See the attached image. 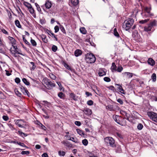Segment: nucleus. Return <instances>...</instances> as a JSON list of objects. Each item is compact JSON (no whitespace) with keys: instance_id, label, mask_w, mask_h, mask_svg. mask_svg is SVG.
Masks as SVG:
<instances>
[{"instance_id":"1","label":"nucleus","mask_w":157,"mask_h":157,"mask_svg":"<svg viewBox=\"0 0 157 157\" xmlns=\"http://www.w3.org/2000/svg\"><path fill=\"white\" fill-rule=\"evenodd\" d=\"M134 22V21L132 18H129L124 21L123 24L122 28L127 31L130 29Z\"/></svg>"},{"instance_id":"2","label":"nucleus","mask_w":157,"mask_h":157,"mask_svg":"<svg viewBox=\"0 0 157 157\" xmlns=\"http://www.w3.org/2000/svg\"><path fill=\"white\" fill-rule=\"evenodd\" d=\"M43 83L45 84L48 89H51L53 87L55 86L56 85L54 82L53 81H51L50 79L45 78H44L42 81Z\"/></svg>"},{"instance_id":"3","label":"nucleus","mask_w":157,"mask_h":157,"mask_svg":"<svg viewBox=\"0 0 157 157\" xmlns=\"http://www.w3.org/2000/svg\"><path fill=\"white\" fill-rule=\"evenodd\" d=\"M104 140L108 145L113 148H115L116 147L115 141L112 137L109 136L106 137L104 138Z\"/></svg>"},{"instance_id":"4","label":"nucleus","mask_w":157,"mask_h":157,"mask_svg":"<svg viewBox=\"0 0 157 157\" xmlns=\"http://www.w3.org/2000/svg\"><path fill=\"white\" fill-rule=\"evenodd\" d=\"M85 59L87 62L89 63H92L95 62L96 58L92 53H87L86 55Z\"/></svg>"},{"instance_id":"5","label":"nucleus","mask_w":157,"mask_h":157,"mask_svg":"<svg viewBox=\"0 0 157 157\" xmlns=\"http://www.w3.org/2000/svg\"><path fill=\"white\" fill-rule=\"evenodd\" d=\"M147 115L153 121L157 122V114L152 112H148Z\"/></svg>"},{"instance_id":"6","label":"nucleus","mask_w":157,"mask_h":157,"mask_svg":"<svg viewBox=\"0 0 157 157\" xmlns=\"http://www.w3.org/2000/svg\"><path fill=\"white\" fill-rule=\"evenodd\" d=\"M110 69H123V68L117 62V61H115L112 63Z\"/></svg>"},{"instance_id":"7","label":"nucleus","mask_w":157,"mask_h":157,"mask_svg":"<svg viewBox=\"0 0 157 157\" xmlns=\"http://www.w3.org/2000/svg\"><path fill=\"white\" fill-rule=\"evenodd\" d=\"M20 87L21 91L25 95H27L28 97H29L30 94L25 87L22 86H20Z\"/></svg>"},{"instance_id":"8","label":"nucleus","mask_w":157,"mask_h":157,"mask_svg":"<svg viewBox=\"0 0 157 157\" xmlns=\"http://www.w3.org/2000/svg\"><path fill=\"white\" fill-rule=\"evenodd\" d=\"M113 118L114 120L117 122L118 124L123 126V124L121 123L120 119H121V118L119 116L117 115H114L113 116Z\"/></svg>"},{"instance_id":"9","label":"nucleus","mask_w":157,"mask_h":157,"mask_svg":"<svg viewBox=\"0 0 157 157\" xmlns=\"http://www.w3.org/2000/svg\"><path fill=\"white\" fill-rule=\"evenodd\" d=\"M24 122L23 120H17L15 122V124H16L18 125V126L20 127L23 128V123Z\"/></svg>"},{"instance_id":"10","label":"nucleus","mask_w":157,"mask_h":157,"mask_svg":"<svg viewBox=\"0 0 157 157\" xmlns=\"http://www.w3.org/2000/svg\"><path fill=\"white\" fill-rule=\"evenodd\" d=\"M46 8L47 9H49L52 6V3L49 0H47L44 4Z\"/></svg>"},{"instance_id":"11","label":"nucleus","mask_w":157,"mask_h":157,"mask_svg":"<svg viewBox=\"0 0 157 157\" xmlns=\"http://www.w3.org/2000/svg\"><path fill=\"white\" fill-rule=\"evenodd\" d=\"M82 110L83 112L87 115H90L92 113L91 110L88 108H86L85 109Z\"/></svg>"},{"instance_id":"12","label":"nucleus","mask_w":157,"mask_h":157,"mask_svg":"<svg viewBox=\"0 0 157 157\" xmlns=\"http://www.w3.org/2000/svg\"><path fill=\"white\" fill-rule=\"evenodd\" d=\"M116 85L117 86V88L118 90L121 93L123 94H125V92H124L121 86L119 84H116Z\"/></svg>"},{"instance_id":"13","label":"nucleus","mask_w":157,"mask_h":157,"mask_svg":"<svg viewBox=\"0 0 157 157\" xmlns=\"http://www.w3.org/2000/svg\"><path fill=\"white\" fill-rule=\"evenodd\" d=\"M147 63L149 65L152 66L154 65L155 64V61L151 58H148L147 60Z\"/></svg>"},{"instance_id":"14","label":"nucleus","mask_w":157,"mask_h":157,"mask_svg":"<svg viewBox=\"0 0 157 157\" xmlns=\"http://www.w3.org/2000/svg\"><path fill=\"white\" fill-rule=\"evenodd\" d=\"M151 10V7L148 8L147 7H145V11L149 14V16H154V14L150 13V11Z\"/></svg>"},{"instance_id":"15","label":"nucleus","mask_w":157,"mask_h":157,"mask_svg":"<svg viewBox=\"0 0 157 157\" xmlns=\"http://www.w3.org/2000/svg\"><path fill=\"white\" fill-rule=\"evenodd\" d=\"M95 87L96 88L97 91H96V92H95V93L98 95L100 96H101L102 94L101 91L97 86H96Z\"/></svg>"},{"instance_id":"16","label":"nucleus","mask_w":157,"mask_h":157,"mask_svg":"<svg viewBox=\"0 0 157 157\" xmlns=\"http://www.w3.org/2000/svg\"><path fill=\"white\" fill-rule=\"evenodd\" d=\"M74 53L75 56L77 57L81 55L82 54V52L79 49H77L75 51Z\"/></svg>"},{"instance_id":"17","label":"nucleus","mask_w":157,"mask_h":157,"mask_svg":"<svg viewBox=\"0 0 157 157\" xmlns=\"http://www.w3.org/2000/svg\"><path fill=\"white\" fill-rule=\"evenodd\" d=\"M98 74L100 76H102L106 75V72L103 69H100Z\"/></svg>"},{"instance_id":"18","label":"nucleus","mask_w":157,"mask_h":157,"mask_svg":"<svg viewBox=\"0 0 157 157\" xmlns=\"http://www.w3.org/2000/svg\"><path fill=\"white\" fill-rule=\"evenodd\" d=\"M37 124L39 125V126L40 127V128L44 130V131H45L46 129V127L44 126V125L41 122H38V123H37Z\"/></svg>"},{"instance_id":"19","label":"nucleus","mask_w":157,"mask_h":157,"mask_svg":"<svg viewBox=\"0 0 157 157\" xmlns=\"http://www.w3.org/2000/svg\"><path fill=\"white\" fill-rule=\"evenodd\" d=\"M70 97L74 101L77 100V97L76 96V95L73 93H71L70 94Z\"/></svg>"},{"instance_id":"20","label":"nucleus","mask_w":157,"mask_h":157,"mask_svg":"<svg viewBox=\"0 0 157 157\" xmlns=\"http://www.w3.org/2000/svg\"><path fill=\"white\" fill-rule=\"evenodd\" d=\"M152 27H151L150 25L148 24L147 26H145L144 27V30L146 31H151Z\"/></svg>"},{"instance_id":"21","label":"nucleus","mask_w":157,"mask_h":157,"mask_svg":"<svg viewBox=\"0 0 157 157\" xmlns=\"http://www.w3.org/2000/svg\"><path fill=\"white\" fill-rule=\"evenodd\" d=\"M8 38L9 39V40L11 41V43L12 44V45L15 44L16 40L14 38H13V37L10 36H9Z\"/></svg>"},{"instance_id":"22","label":"nucleus","mask_w":157,"mask_h":157,"mask_svg":"<svg viewBox=\"0 0 157 157\" xmlns=\"http://www.w3.org/2000/svg\"><path fill=\"white\" fill-rule=\"evenodd\" d=\"M41 38L43 41L45 43H47L48 42V40L46 38V36L45 35H42L41 36Z\"/></svg>"},{"instance_id":"23","label":"nucleus","mask_w":157,"mask_h":157,"mask_svg":"<svg viewBox=\"0 0 157 157\" xmlns=\"http://www.w3.org/2000/svg\"><path fill=\"white\" fill-rule=\"evenodd\" d=\"M156 23L157 21L155 20H154L153 21L151 22L149 24V25L151 27H153V26H155L156 25Z\"/></svg>"},{"instance_id":"24","label":"nucleus","mask_w":157,"mask_h":157,"mask_svg":"<svg viewBox=\"0 0 157 157\" xmlns=\"http://www.w3.org/2000/svg\"><path fill=\"white\" fill-rule=\"evenodd\" d=\"M12 46L13 47V48L14 49V50L12 51H13L15 52V53H17L21 55H22V53H20L17 50L18 48H17V47L16 46H14L13 45Z\"/></svg>"},{"instance_id":"25","label":"nucleus","mask_w":157,"mask_h":157,"mask_svg":"<svg viewBox=\"0 0 157 157\" xmlns=\"http://www.w3.org/2000/svg\"><path fill=\"white\" fill-rule=\"evenodd\" d=\"M71 2L74 6H76L78 4L79 1L78 0H71Z\"/></svg>"},{"instance_id":"26","label":"nucleus","mask_w":157,"mask_h":157,"mask_svg":"<svg viewBox=\"0 0 157 157\" xmlns=\"http://www.w3.org/2000/svg\"><path fill=\"white\" fill-rule=\"evenodd\" d=\"M15 23L16 26L19 28H21V26L20 25L19 21L17 20H16L15 21Z\"/></svg>"},{"instance_id":"27","label":"nucleus","mask_w":157,"mask_h":157,"mask_svg":"<svg viewBox=\"0 0 157 157\" xmlns=\"http://www.w3.org/2000/svg\"><path fill=\"white\" fill-rule=\"evenodd\" d=\"M116 147V148L115 149V150L117 152L120 153L121 152V148L120 146L116 145V147Z\"/></svg>"},{"instance_id":"28","label":"nucleus","mask_w":157,"mask_h":157,"mask_svg":"<svg viewBox=\"0 0 157 157\" xmlns=\"http://www.w3.org/2000/svg\"><path fill=\"white\" fill-rule=\"evenodd\" d=\"M124 75H126L128 76V77L129 78H131L132 77L133 74L131 73L128 72H125L123 73Z\"/></svg>"},{"instance_id":"29","label":"nucleus","mask_w":157,"mask_h":157,"mask_svg":"<svg viewBox=\"0 0 157 157\" xmlns=\"http://www.w3.org/2000/svg\"><path fill=\"white\" fill-rule=\"evenodd\" d=\"M144 127L143 124L141 123H139L137 126V128L139 130H141Z\"/></svg>"},{"instance_id":"30","label":"nucleus","mask_w":157,"mask_h":157,"mask_svg":"<svg viewBox=\"0 0 157 157\" xmlns=\"http://www.w3.org/2000/svg\"><path fill=\"white\" fill-rule=\"evenodd\" d=\"M114 32V35L115 36H116L117 37H119L120 36L119 35L117 31V30L116 28H115L114 29L113 31Z\"/></svg>"},{"instance_id":"31","label":"nucleus","mask_w":157,"mask_h":157,"mask_svg":"<svg viewBox=\"0 0 157 157\" xmlns=\"http://www.w3.org/2000/svg\"><path fill=\"white\" fill-rule=\"evenodd\" d=\"M30 42L32 44L33 46L36 47L37 45V44L36 41L33 39L31 38L30 40Z\"/></svg>"},{"instance_id":"32","label":"nucleus","mask_w":157,"mask_h":157,"mask_svg":"<svg viewBox=\"0 0 157 157\" xmlns=\"http://www.w3.org/2000/svg\"><path fill=\"white\" fill-rule=\"evenodd\" d=\"M22 38L23 40L24 41V42L27 45H28V46H30V43L27 40L25 39V36L23 35L22 36Z\"/></svg>"},{"instance_id":"33","label":"nucleus","mask_w":157,"mask_h":157,"mask_svg":"<svg viewBox=\"0 0 157 157\" xmlns=\"http://www.w3.org/2000/svg\"><path fill=\"white\" fill-rule=\"evenodd\" d=\"M22 80L23 82L26 85L29 86L30 84L29 82L27 80V79L25 78L22 79Z\"/></svg>"},{"instance_id":"34","label":"nucleus","mask_w":157,"mask_h":157,"mask_svg":"<svg viewBox=\"0 0 157 157\" xmlns=\"http://www.w3.org/2000/svg\"><path fill=\"white\" fill-rule=\"evenodd\" d=\"M76 131L81 136H83L84 135V134L83 131L81 130L80 129H77Z\"/></svg>"},{"instance_id":"35","label":"nucleus","mask_w":157,"mask_h":157,"mask_svg":"<svg viewBox=\"0 0 157 157\" xmlns=\"http://www.w3.org/2000/svg\"><path fill=\"white\" fill-rule=\"evenodd\" d=\"M23 4L25 6L27 7L28 9L32 6L30 3L26 2H24Z\"/></svg>"},{"instance_id":"36","label":"nucleus","mask_w":157,"mask_h":157,"mask_svg":"<svg viewBox=\"0 0 157 157\" xmlns=\"http://www.w3.org/2000/svg\"><path fill=\"white\" fill-rule=\"evenodd\" d=\"M65 94L62 92H60L58 94V96L60 98H63Z\"/></svg>"},{"instance_id":"37","label":"nucleus","mask_w":157,"mask_h":157,"mask_svg":"<svg viewBox=\"0 0 157 157\" xmlns=\"http://www.w3.org/2000/svg\"><path fill=\"white\" fill-rule=\"evenodd\" d=\"M151 77L153 82H155L156 81V77L155 74L153 73Z\"/></svg>"},{"instance_id":"38","label":"nucleus","mask_w":157,"mask_h":157,"mask_svg":"<svg viewBox=\"0 0 157 157\" xmlns=\"http://www.w3.org/2000/svg\"><path fill=\"white\" fill-rule=\"evenodd\" d=\"M80 30L81 33L83 34H85L86 33V31L85 28H80Z\"/></svg>"},{"instance_id":"39","label":"nucleus","mask_w":157,"mask_h":157,"mask_svg":"<svg viewBox=\"0 0 157 157\" xmlns=\"http://www.w3.org/2000/svg\"><path fill=\"white\" fill-rule=\"evenodd\" d=\"M18 133L21 136L23 137V136L25 137L27 136V135L26 134L22 132L19 131L18 132Z\"/></svg>"},{"instance_id":"40","label":"nucleus","mask_w":157,"mask_h":157,"mask_svg":"<svg viewBox=\"0 0 157 157\" xmlns=\"http://www.w3.org/2000/svg\"><path fill=\"white\" fill-rule=\"evenodd\" d=\"M28 9L31 13L33 14L34 13V10L32 6L30 7H29V8H28Z\"/></svg>"},{"instance_id":"41","label":"nucleus","mask_w":157,"mask_h":157,"mask_svg":"<svg viewBox=\"0 0 157 157\" xmlns=\"http://www.w3.org/2000/svg\"><path fill=\"white\" fill-rule=\"evenodd\" d=\"M57 47L55 45H53L52 48V50L54 52H56L57 50Z\"/></svg>"},{"instance_id":"42","label":"nucleus","mask_w":157,"mask_h":157,"mask_svg":"<svg viewBox=\"0 0 157 157\" xmlns=\"http://www.w3.org/2000/svg\"><path fill=\"white\" fill-rule=\"evenodd\" d=\"M48 34L50 35V36H51V37H54L56 41H58V38H57L56 37V36H56L54 33H51V34H49V33H48Z\"/></svg>"},{"instance_id":"43","label":"nucleus","mask_w":157,"mask_h":157,"mask_svg":"<svg viewBox=\"0 0 157 157\" xmlns=\"http://www.w3.org/2000/svg\"><path fill=\"white\" fill-rule=\"evenodd\" d=\"M58 154L59 156H64L65 155L66 153L64 151H59L58 152Z\"/></svg>"},{"instance_id":"44","label":"nucleus","mask_w":157,"mask_h":157,"mask_svg":"<svg viewBox=\"0 0 157 157\" xmlns=\"http://www.w3.org/2000/svg\"><path fill=\"white\" fill-rule=\"evenodd\" d=\"M149 19H147L144 20H142L140 21L139 23L140 24H144L147 22Z\"/></svg>"},{"instance_id":"45","label":"nucleus","mask_w":157,"mask_h":157,"mask_svg":"<svg viewBox=\"0 0 157 157\" xmlns=\"http://www.w3.org/2000/svg\"><path fill=\"white\" fill-rule=\"evenodd\" d=\"M30 153V152L29 151H22L21 152V154L22 155H28Z\"/></svg>"},{"instance_id":"46","label":"nucleus","mask_w":157,"mask_h":157,"mask_svg":"<svg viewBox=\"0 0 157 157\" xmlns=\"http://www.w3.org/2000/svg\"><path fill=\"white\" fill-rule=\"evenodd\" d=\"M82 143L84 145L86 146L88 144V141L86 139H85L82 140Z\"/></svg>"},{"instance_id":"47","label":"nucleus","mask_w":157,"mask_h":157,"mask_svg":"<svg viewBox=\"0 0 157 157\" xmlns=\"http://www.w3.org/2000/svg\"><path fill=\"white\" fill-rule=\"evenodd\" d=\"M16 94L18 97H21V94L17 90H14Z\"/></svg>"},{"instance_id":"48","label":"nucleus","mask_w":157,"mask_h":157,"mask_svg":"<svg viewBox=\"0 0 157 157\" xmlns=\"http://www.w3.org/2000/svg\"><path fill=\"white\" fill-rule=\"evenodd\" d=\"M35 5L37 8V9L38 11L39 12H41V9L40 8V7L39 6V5L37 3H35Z\"/></svg>"},{"instance_id":"49","label":"nucleus","mask_w":157,"mask_h":157,"mask_svg":"<svg viewBox=\"0 0 157 157\" xmlns=\"http://www.w3.org/2000/svg\"><path fill=\"white\" fill-rule=\"evenodd\" d=\"M60 29L62 32H63L64 33H65V34L66 33L64 27L63 26L60 25Z\"/></svg>"},{"instance_id":"50","label":"nucleus","mask_w":157,"mask_h":157,"mask_svg":"<svg viewBox=\"0 0 157 157\" xmlns=\"http://www.w3.org/2000/svg\"><path fill=\"white\" fill-rule=\"evenodd\" d=\"M93 101L91 100H90L87 102V104L89 105H92L93 104Z\"/></svg>"},{"instance_id":"51","label":"nucleus","mask_w":157,"mask_h":157,"mask_svg":"<svg viewBox=\"0 0 157 157\" xmlns=\"http://www.w3.org/2000/svg\"><path fill=\"white\" fill-rule=\"evenodd\" d=\"M104 80L106 82H109L111 81L110 79L108 77H105L104 78Z\"/></svg>"},{"instance_id":"52","label":"nucleus","mask_w":157,"mask_h":157,"mask_svg":"<svg viewBox=\"0 0 157 157\" xmlns=\"http://www.w3.org/2000/svg\"><path fill=\"white\" fill-rule=\"evenodd\" d=\"M123 69H111L112 72H121Z\"/></svg>"},{"instance_id":"53","label":"nucleus","mask_w":157,"mask_h":157,"mask_svg":"<svg viewBox=\"0 0 157 157\" xmlns=\"http://www.w3.org/2000/svg\"><path fill=\"white\" fill-rule=\"evenodd\" d=\"M50 77L52 79L54 80L56 78V76L53 74H51L49 75Z\"/></svg>"},{"instance_id":"54","label":"nucleus","mask_w":157,"mask_h":157,"mask_svg":"<svg viewBox=\"0 0 157 157\" xmlns=\"http://www.w3.org/2000/svg\"><path fill=\"white\" fill-rule=\"evenodd\" d=\"M3 119L5 121H7L9 120L8 117L6 115H4L2 117Z\"/></svg>"},{"instance_id":"55","label":"nucleus","mask_w":157,"mask_h":157,"mask_svg":"<svg viewBox=\"0 0 157 157\" xmlns=\"http://www.w3.org/2000/svg\"><path fill=\"white\" fill-rule=\"evenodd\" d=\"M54 29L55 30V32L56 33L58 32L59 30V28L57 25L56 26L54 27Z\"/></svg>"},{"instance_id":"56","label":"nucleus","mask_w":157,"mask_h":157,"mask_svg":"<svg viewBox=\"0 0 157 157\" xmlns=\"http://www.w3.org/2000/svg\"><path fill=\"white\" fill-rule=\"evenodd\" d=\"M75 125L78 126H80L81 125V123L79 121H75Z\"/></svg>"},{"instance_id":"57","label":"nucleus","mask_w":157,"mask_h":157,"mask_svg":"<svg viewBox=\"0 0 157 157\" xmlns=\"http://www.w3.org/2000/svg\"><path fill=\"white\" fill-rule=\"evenodd\" d=\"M63 65L65 68H68V69H71L69 65L66 63L64 62L63 63Z\"/></svg>"},{"instance_id":"58","label":"nucleus","mask_w":157,"mask_h":157,"mask_svg":"<svg viewBox=\"0 0 157 157\" xmlns=\"http://www.w3.org/2000/svg\"><path fill=\"white\" fill-rule=\"evenodd\" d=\"M15 82L17 83H19L20 82V80L18 78H16L15 79Z\"/></svg>"},{"instance_id":"59","label":"nucleus","mask_w":157,"mask_h":157,"mask_svg":"<svg viewBox=\"0 0 157 157\" xmlns=\"http://www.w3.org/2000/svg\"><path fill=\"white\" fill-rule=\"evenodd\" d=\"M74 138L73 137H71L70 138V139H68V140H72V141L73 142L75 143H78V142L77 141V140H74Z\"/></svg>"},{"instance_id":"60","label":"nucleus","mask_w":157,"mask_h":157,"mask_svg":"<svg viewBox=\"0 0 157 157\" xmlns=\"http://www.w3.org/2000/svg\"><path fill=\"white\" fill-rule=\"evenodd\" d=\"M117 101L121 105L123 104V102L122 100L120 98H119L117 100Z\"/></svg>"},{"instance_id":"61","label":"nucleus","mask_w":157,"mask_h":157,"mask_svg":"<svg viewBox=\"0 0 157 157\" xmlns=\"http://www.w3.org/2000/svg\"><path fill=\"white\" fill-rule=\"evenodd\" d=\"M137 35H138V33H137V32H136V33H134L132 34L133 36V37H135V39L136 40L137 39V37H136V36H137Z\"/></svg>"},{"instance_id":"62","label":"nucleus","mask_w":157,"mask_h":157,"mask_svg":"<svg viewBox=\"0 0 157 157\" xmlns=\"http://www.w3.org/2000/svg\"><path fill=\"white\" fill-rule=\"evenodd\" d=\"M5 71L6 72V75H7V76H10V75H11V73H10L9 72V71H8L6 69L5 70Z\"/></svg>"},{"instance_id":"63","label":"nucleus","mask_w":157,"mask_h":157,"mask_svg":"<svg viewBox=\"0 0 157 157\" xmlns=\"http://www.w3.org/2000/svg\"><path fill=\"white\" fill-rule=\"evenodd\" d=\"M66 146L68 147H71L72 146V144L69 143L68 142V144L66 145Z\"/></svg>"},{"instance_id":"64","label":"nucleus","mask_w":157,"mask_h":157,"mask_svg":"<svg viewBox=\"0 0 157 157\" xmlns=\"http://www.w3.org/2000/svg\"><path fill=\"white\" fill-rule=\"evenodd\" d=\"M42 157H48V156L47 153H44L42 155Z\"/></svg>"}]
</instances>
